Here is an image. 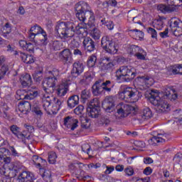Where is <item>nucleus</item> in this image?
Returning a JSON list of instances; mask_svg holds the SVG:
<instances>
[{"label": "nucleus", "instance_id": "nucleus-1", "mask_svg": "<svg viewBox=\"0 0 182 182\" xmlns=\"http://www.w3.org/2000/svg\"><path fill=\"white\" fill-rule=\"evenodd\" d=\"M75 16L80 21V22H85L88 18L87 26L90 28L95 27V21H96V17L95 16V13L90 11V6L85 1H80L75 5Z\"/></svg>", "mask_w": 182, "mask_h": 182}, {"label": "nucleus", "instance_id": "nucleus-2", "mask_svg": "<svg viewBox=\"0 0 182 182\" xmlns=\"http://www.w3.org/2000/svg\"><path fill=\"white\" fill-rule=\"evenodd\" d=\"M28 39L31 42H34L38 46H46L49 42L48 40V34H46L43 28L38 24H35L31 28L28 33Z\"/></svg>", "mask_w": 182, "mask_h": 182}, {"label": "nucleus", "instance_id": "nucleus-3", "mask_svg": "<svg viewBox=\"0 0 182 182\" xmlns=\"http://www.w3.org/2000/svg\"><path fill=\"white\" fill-rule=\"evenodd\" d=\"M73 28H75L73 22H60L56 24L55 32L57 36H59L61 39H68V38H73Z\"/></svg>", "mask_w": 182, "mask_h": 182}, {"label": "nucleus", "instance_id": "nucleus-4", "mask_svg": "<svg viewBox=\"0 0 182 182\" xmlns=\"http://www.w3.org/2000/svg\"><path fill=\"white\" fill-rule=\"evenodd\" d=\"M136 70L130 66H122L116 71L117 80H124L125 82H130L136 77Z\"/></svg>", "mask_w": 182, "mask_h": 182}, {"label": "nucleus", "instance_id": "nucleus-5", "mask_svg": "<svg viewBox=\"0 0 182 182\" xmlns=\"http://www.w3.org/2000/svg\"><path fill=\"white\" fill-rule=\"evenodd\" d=\"M122 93L124 96V100H128V102H133V103H134L138 102L139 99L141 97V92L138 91L136 88L124 86H122Z\"/></svg>", "mask_w": 182, "mask_h": 182}, {"label": "nucleus", "instance_id": "nucleus-6", "mask_svg": "<svg viewBox=\"0 0 182 182\" xmlns=\"http://www.w3.org/2000/svg\"><path fill=\"white\" fill-rule=\"evenodd\" d=\"M101 48H102L107 53H109L110 55H114L117 53V51L119 50V46H117L114 41L111 40L109 36H104L102 38Z\"/></svg>", "mask_w": 182, "mask_h": 182}, {"label": "nucleus", "instance_id": "nucleus-7", "mask_svg": "<svg viewBox=\"0 0 182 182\" xmlns=\"http://www.w3.org/2000/svg\"><path fill=\"white\" fill-rule=\"evenodd\" d=\"M100 112V102L97 98L91 100L87 107V113L90 117L92 119H96L98 117L99 113Z\"/></svg>", "mask_w": 182, "mask_h": 182}, {"label": "nucleus", "instance_id": "nucleus-8", "mask_svg": "<svg viewBox=\"0 0 182 182\" xmlns=\"http://www.w3.org/2000/svg\"><path fill=\"white\" fill-rule=\"evenodd\" d=\"M149 101L154 106H157L161 113H167L170 112V105L164 102L159 96L151 95Z\"/></svg>", "mask_w": 182, "mask_h": 182}, {"label": "nucleus", "instance_id": "nucleus-9", "mask_svg": "<svg viewBox=\"0 0 182 182\" xmlns=\"http://www.w3.org/2000/svg\"><path fill=\"white\" fill-rule=\"evenodd\" d=\"M136 108L132 105L122 103L120 106H118L117 114L121 119L127 117L131 113H134Z\"/></svg>", "mask_w": 182, "mask_h": 182}, {"label": "nucleus", "instance_id": "nucleus-10", "mask_svg": "<svg viewBox=\"0 0 182 182\" xmlns=\"http://www.w3.org/2000/svg\"><path fill=\"white\" fill-rule=\"evenodd\" d=\"M58 83V78L53 77H48L43 81V89L46 93H53L55 92V86Z\"/></svg>", "mask_w": 182, "mask_h": 182}, {"label": "nucleus", "instance_id": "nucleus-11", "mask_svg": "<svg viewBox=\"0 0 182 182\" xmlns=\"http://www.w3.org/2000/svg\"><path fill=\"white\" fill-rule=\"evenodd\" d=\"M102 109L107 113H112L114 110V99L113 96H107L102 102Z\"/></svg>", "mask_w": 182, "mask_h": 182}, {"label": "nucleus", "instance_id": "nucleus-12", "mask_svg": "<svg viewBox=\"0 0 182 182\" xmlns=\"http://www.w3.org/2000/svg\"><path fill=\"white\" fill-rule=\"evenodd\" d=\"M102 72H110L114 69L116 64L110 58L105 57L100 63Z\"/></svg>", "mask_w": 182, "mask_h": 182}, {"label": "nucleus", "instance_id": "nucleus-13", "mask_svg": "<svg viewBox=\"0 0 182 182\" xmlns=\"http://www.w3.org/2000/svg\"><path fill=\"white\" fill-rule=\"evenodd\" d=\"M85 70V65L83 63L77 61L73 63V70H71V76L74 79H76L78 76H80Z\"/></svg>", "mask_w": 182, "mask_h": 182}, {"label": "nucleus", "instance_id": "nucleus-14", "mask_svg": "<svg viewBox=\"0 0 182 182\" xmlns=\"http://www.w3.org/2000/svg\"><path fill=\"white\" fill-rule=\"evenodd\" d=\"M170 27L175 36H181L182 35V21L179 19L171 21Z\"/></svg>", "mask_w": 182, "mask_h": 182}, {"label": "nucleus", "instance_id": "nucleus-15", "mask_svg": "<svg viewBox=\"0 0 182 182\" xmlns=\"http://www.w3.org/2000/svg\"><path fill=\"white\" fill-rule=\"evenodd\" d=\"M9 129L16 137L19 139V140H21L22 143L26 144V142L25 141L26 135L21 132V128L19 127L16 124H13L9 127Z\"/></svg>", "mask_w": 182, "mask_h": 182}, {"label": "nucleus", "instance_id": "nucleus-16", "mask_svg": "<svg viewBox=\"0 0 182 182\" xmlns=\"http://www.w3.org/2000/svg\"><path fill=\"white\" fill-rule=\"evenodd\" d=\"M152 116L153 114L151 113V109L149 107H146L141 110V112L136 114V119L139 122H141L150 119Z\"/></svg>", "mask_w": 182, "mask_h": 182}, {"label": "nucleus", "instance_id": "nucleus-17", "mask_svg": "<svg viewBox=\"0 0 182 182\" xmlns=\"http://www.w3.org/2000/svg\"><path fill=\"white\" fill-rule=\"evenodd\" d=\"M82 45L87 52H95L96 50V44L90 37H85L83 40Z\"/></svg>", "mask_w": 182, "mask_h": 182}, {"label": "nucleus", "instance_id": "nucleus-18", "mask_svg": "<svg viewBox=\"0 0 182 182\" xmlns=\"http://www.w3.org/2000/svg\"><path fill=\"white\" fill-rule=\"evenodd\" d=\"M59 57L64 63H72V51L70 49L65 48L59 53Z\"/></svg>", "mask_w": 182, "mask_h": 182}, {"label": "nucleus", "instance_id": "nucleus-19", "mask_svg": "<svg viewBox=\"0 0 182 182\" xmlns=\"http://www.w3.org/2000/svg\"><path fill=\"white\" fill-rule=\"evenodd\" d=\"M68 90H69V83L63 82L55 90V95L58 96V97H63V96H65V95L68 93Z\"/></svg>", "mask_w": 182, "mask_h": 182}, {"label": "nucleus", "instance_id": "nucleus-20", "mask_svg": "<svg viewBox=\"0 0 182 182\" xmlns=\"http://www.w3.org/2000/svg\"><path fill=\"white\" fill-rule=\"evenodd\" d=\"M79 121L76 119L72 118L70 117H67L64 119V125L70 129V130H75L77 127V124Z\"/></svg>", "mask_w": 182, "mask_h": 182}, {"label": "nucleus", "instance_id": "nucleus-21", "mask_svg": "<svg viewBox=\"0 0 182 182\" xmlns=\"http://www.w3.org/2000/svg\"><path fill=\"white\" fill-rule=\"evenodd\" d=\"M14 55H19L21 60L27 65H31V63H35V57H33L32 55H27L23 53H18V51H15Z\"/></svg>", "mask_w": 182, "mask_h": 182}, {"label": "nucleus", "instance_id": "nucleus-22", "mask_svg": "<svg viewBox=\"0 0 182 182\" xmlns=\"http://www.w3.org/2000/svg\"><path fill=\"white\" fill-rule=\"evenodd\" d=\"M100 83L101 84V87L102 88V92H107L108 93H110L112 92V89L114 87V83L110 80H99Z\"/></svg>", "mask_w": 182, "mask_h": 182}, {"label": "nucleus", "instance_id": "nucleus-23", "mask_svg": "<svg viewBox=\"0 0 182 182\" xmlns=\"http://www.w3.org/2000/svg\"><path fill=\"white\" fill-rule=\"evenodd\" d=\"M20 82L23 87H29L32 85V77L28 73L23 74L20 77Z\"/></svg>", "mask_w": 182, "mask_h": 182}, {"label": "nucleus", "instance_id": "nucleus-24", "mask_svg": "<svg viewBox=\"0 0 182 182\" xmlns=\"http://www.w3.org/2000/svg\"><path fill=\"white\" fill-rule=\"evenodd\" d=\"M18 109L21 113H28V112H31L32 109V102L28 101H21L19 102Z\"/></svg>", "mask_w": 182, "mask_h": 182}, {"label": "nucleus", "instance_id": "nucleus-25", "mask_svg": "<svg viewBox=\"0 0 182 182\" xmlns=\"http://www.w3.org/2000/svg\"><path fill=\"white\" fill-rule=\"evenodd\" d=\"M92 92L94 96H100L103 92V88L100 84V80H97L92 87Z\"/></svg>", "mask_w": 182, "mask_h": 182}, {"label": "nucleus", "instance_id": "nucleus-26", "mask_svg": "<svg viewBox=\"0 0 182 182\" xmlns=\"http://www.w3.org/2000/svg\"><path fill=\"white\" fill-rule=\"evenodd\" d=\"M73 35L76 33V35H82L86 36L87 35V27H85L82 24H78L75 26V28H73Z\"/></svg>", "mask_w": 182, "mask_h": 182}, {"label": "nucleus", "instance_id": "nucleus-27", "mask_svg": "<svg viewBox=\"0 0 182 182\" xmlns=\"http://www.w3.org/2000/svg\"><path fill=\"white\" fill-rule=\"evenodd\" d=\"M67 104L70 109H73V107L77 106L79 105V95H74L70 96L67 101Z\"/></svg>", "mask_w": 182, "mask_h": 182}, {"label": "nucleus", "instance_id": "nucleus-28", "mask_svg": "<svg viewBox=\"0 0 182 182\" xmlns=\"http://www.w3.org/2000/svg\"><path fill=\"white\" fill-rule=\"evenodd\" d=\"M164 96H166V99H169L171 102L176 100L178 97L177 94L174 93V90L170 87L165 88Z\"/></svg>", "mask_w": 182, "mask_h": 182}, {"label": "nucleus", "instance_id": "nucleus-29", "mask_svg": "<svg viewBox=\"0 0 182 182\" xmlns=\"http://www.w3.org/2000/svg\"><path fill=\"white\" fill-rule=\"evenodd\" d=\"M167 140V136L166 134H158L157 136H154L150 140L149 143L153 141L154 143H165Z\"/></svg>", "mask_w": 182, "mask_h": 182}, {"label": "nucleus", "instance_id": "nucleus-30", "mask_svg": "<svg viewBox=\"0 0 182 182\" xmlns=\"http://www.w3.org/2000/svg\"><path fill=\"white\" fill-rule=\"evenodd\" d=\"M157 8L159 11L162 12V14H171V12L176 11L175 7H170L168 5L166 6L164 4H159Z\"/></svg>", "mask_w": 182, "mask_h": 182}, {"label": "nucleus", "instance_id": "nucleus-31", "mask_svg": "<svg viewBox=\"0 0 182 182\" xmlns=\"http://www.w3.org/2000/svg\"><path fill=\"white\" fill-rule=\"evenodd\" d=\"M73 38H74L70 44V49H76L80 46V37L74 34Z\"/></svg>", "mask_w": 182, "mask_h": 182}, {"label": "nucleus", "instance_id": "nucleus-32", "mask_svg": "<svg viewBox=\"0 0 182 182\" xmlns=\"http://www.w3.org/2000/svg\"><path fill=\"white\" fill-rule=\"evenodd\" d=\"M50 97L48 95L43 98V108L48 114H50V112H49V106H50Z\"/></svg>", "mask_w": 182, "mask_h": 182}, {"label": "nucleus", "instance_id": "nucleus-33", "mask_svg": "<svg viewBox=\"0 0 182 182\" xmlns=\"http://www.w3.org/2000/svg\"><path fill=\"white\" fill-rule=\"evenodd\" d=\"M89 31H90L91 36L93 38V39H95V41H99V39H100L102 33L99 31V29L94 26L89 28Z\"/></svg>", "mask_w": 182, "mask_h": 182}, {"label": "nucleus", "instance_id": "nucleus-34", "mask_svg": "<svg viewBox=\"0 0 182 182\" xmlns=\"http://www.w3.org/2000/svg\"><path fill=\"white\" fill-rule=\"evenodd\" d=\"M141 48L139 47V46L131 45V46H129L127 48V53L129 55H132L133 56H135L139 52V50H140Z\"/></svg>", "mask_w": 182, "mask_h": 182}, {"label": "nucleus", "instance_id": "nucleus-35", "mask_svg": "<svg viewBox=\"0 0 182 182\" xmlns=\"http://www.w3.org/2000/svg\"><path fill=\"white\" fill-rule=\"evenodd\" d=\"M70 169L73 174H75L77 177H80V176H83V174H85V171H83L80 168H77L74 165H71L70 166Z\"/></svg>", "mask_w": 182, "mask_h": 182}, {"label": "nucleus", "instance_id": "nucleus-36", "mask_svg": "<svg viewBox=\"0 0 182 182\" xmlns=\"http://www.w3.org/2000/svg\"><path fill=\"white\" fill-rule=\"evenodd\" d=\"M134 56L136 58V59H138V60H146L147 53L141 48Z\"/></svg>", "mask_w": 182, "mask_h": 182}, {"label": "nucleus", "instance_id": "nucleus-37", "mask_svg": "<svg viewBox=\"0 0 182 182\" xmlns=\"http://www.w3.org/2000/svg\"><path fill=\"white\" fill-rule=\"evenodd\" d=\"M12 32V24L10 23H6L4 26L3 27V36H6L7 35H9V33Z\"/></svg>", "mask_w": 182, "mask_h": 182}, {"label": "nucleus", "instance_id": "nucleus-38", "mask_svg": "<svg viewBox=\"0 0 182 182\" xmlns=\"http://www.w3.org/2000/svg\"><path fill=\"white\" fill-rule=\"evenodd\" d=\"M168 6L176 8V6H182L181 0H166Z\"/></svg>", "mask_w": 182, "mask_h": 182}, {"label": "nucleus", "instance_id": "nucleus-39", "mask_svg": "<svg viewBox=\"0 0 182 182\" xmlns=\"http://www.w3.org/2000/svg\"><path fill=\"white\" fill-rule=\"evenodd\" d=\"M97 60V57H96L95 55H92L88 58L87 65L88 68H93L95 65H96V62Z\"/></svg>", "mask_w": 182, "mask_h": 182}, {"label": "nucleus", "instance_id": "nucleus-40", "mask_svg": "<svg viewBox=\"0 0 182 182\" xmlns=\"http://www.w3.org/2000/svg\"><path fill=\"white\" fill-rule=\"evenodd\" d=\"M163 25H164V22H163L161 18L154 20L153 22L154 28H155V29H158V31H161V29H163Z\"/></svg>", "mask_w": 182, "mask_h": 182}, {"label": "nucleus", "instance_id": "nucleus-41", "mask_svg": "<svg viewBox=\"0 0 182 182\" xmlns=\"http://www.w3.org/2000/svg\"><path fill=\"white\" fill-rule=\"evenodd\" d=\"M33 77L37 83H39L42 79H43V74L42 73V71H36L33 74Z\"/></svg>", "mask_w": 182, "mask_h": 182}, {"label": "nucleus", "instance_id": "nucleus-42", "mask_svg": "<svg viewBox=\"0 0 182 182\" xmlns=\"http://www.w3.org/2000/svg\"><path fill=\"white\" fill-rule=\"evenodd\" d=\"M38 92L37 89L30 91L28 93H27V100H33V99L38 97Z\"/></svg>", "mask_w": 182, "mask_h": 182}, {"label": "nucleus", "instance_id": "nucleus-43", "mask_svg": "<svg viewBox=\"0 0 182 182\" xmlns=\"http://www.w3.org/2000/svg\"><path fill=\"white\" fill-rule=\"evenodd\" d=\"M16 95L18 97H19V99L23 100L26 99L28 100V93L24 90H18L16 91Z\"/></svg>", "mask_w": 182, "mask_h": 182}, {"label": "nucleus", "instance_id": "nucleus-44", "mask_svg": "<svg viewBox=\"0 0 182 182\" xmlns=\"http://www.w3.org/2000/svg\"><path fill=\"white\" fill-rule=\"evenodd\" d=\"M90 97V96L89 95V92L87 90H84L82 91V92H81V99H82V103H86V101Z\"/></svg>", "mask_w": 182, "mask_h": 182}, {"label": "nucleus", "instance_id": "nucleus-45", "mask_svg": "<svg viewBox=\"0 0 182 182\" xmlns=\"http://www.w3.org/2000/svg\"><path fill=\"white\" fill-rule=\"evenodd\" d=\"M171 71L172 72L173 75H181L180 65L177 64L175 65H171Z\"/></svg>", "mask_w": 182, "mask_h": 182}, {"label": "nucleus", "instance_id": "nucleus-46", "mask_svg": "<svg viewBox=\"0 0 182 182\" xmlns=\"http://www.w3.org/2000/svg\"><path fill=\"white\" fill-rule=\"evenodd\" d=\"M56 161V153L55 152H50L48 154V162L50 164H55Z\"/></svg>", "mask_w": 182, "mask_h": 182}, {"label": "nucleus", "instance_id": "nucleus-47", "mask_svg": "<svg viewBox=\"0 0 182 182\" xmlns=\"http://www.w3.org/2000/svg\"><path fill=\"white\" fill-rule=\"evenodd\" d=\"M8 70H9V68L7 65H4L3 66H1L0 69V80L1 79H4V77L5 76V75H6V73L8 72Z\"/></svg>", "mask_w": 182, "mask_h": 182}, {"label": "nucleus", "instance_id": "nucleus-48", "mask_svg": "<svg viewBox=\"0 0 182 182\" xmlns=\"http://www.w3.org/2000/svg\"><path fill=\"white\" fill-rule=\"evenodd\" d=\"M85 110V107L82 105H78L75 109L74 113L77 114V116H80V114H82L83 111Z\"/></svg>", "mask_w": 182, "mask_h": 182}, {"label": "nucleus", "instance_id": "nucleus-49", "mask_svg": "<svg viewBox=\"0 0 182 182\" xmlns=\"http://www.w3.org/2000/svg\"><path fill=\"white\" fill-rule=\"evenodd\" d=\"M100 123L102 126L104 127H107V126H109L110 124V119H109V117H102L100 119Z\"/></svg>", "mask_w": 182, "mask_h": 182}, {"label": "nucleus", "instance_id": "nucleus-50", "mask_svg": "<svg viewBox=\"0 0 182 182\" xmlns=\"http://www.w3.org/2000/svg\"><path fill=\"white\" fill-rule=\"evenodd\" d=\"M147 31L153 39H157V31L154 28L150 27L147 29Z\"/></svg>", "mask_w": 182, "mask_h": 182}, {"label": "nucleus", "instance_id": "nucleus-51", "mask_svg": "<svg viewBox=\"0 0 182 182\" xmlns=\"http://www.w3.org/2000/svg\"><path fill=\"white\" fill-rule=\"evenodd\" d=\"M33 112H34V113H36V114H38V116H42V111H41V108L37 103L33 105Z\"/></svg>", "mask_w": 182, "mask_h": 182}, {"label": "nucleus", "instance_id": "nucleus-52", "mask_svg": "<svg viewBox=\"0 0 182 182\" xmlns=\"http://www.w3.org/2000/svg\"><path fill=\"white\" fill-rule=\"evenodd\" d=\"M78 180H83L84 181H92V176L89 175H85V173L82 174V176H76Z\"/></svg>", "mask_w": 182, "mask_h": 182}, {"label": "nucleus", "instance_id": "nucleus-53", "mask_svg": "<svg viewBox=\"0 0 182 182\" xmlns=\"http://www.w3.org/2000/svg\"><path fill=\"white\" fill-rule=\"evenodd\" d=\"M81 127L82 129H89L90 127V123H89L88 119H84V120H82Z\"/></svg>", "mask_w": 182, "mask_h": 182}, {"label": "nucleus", "instance_id": "nucleus-54", "mask_svg": "<svg viewBox=\"0 0 182 182\" xmlns=\"http://www.w3.org/2000/svg\"><path fill=\"white\" fill-rule=\"evenodd\" d=\"M49 75H52L53 77H55L57 79V77L59 76V70L58 68H53L52 70L48 72Z\"/></svg>", "mask_w": 182, "mask_h": 182}, {"label": "nucleus", "instance_id": "nucleus-55", "mask_svg": "<svg viewBox=\"0 0 182 182\" xmlns=\"http://www.w3.org/2000/svg\"><path fill=\"white\" fill-rule=\"evenodd\" d=\"M81 149H82V151L89 154V152L90 151V145L87 144H85L81 146Z\"/></svg>", "mask_w": 182, "mask_h": 182}, {"label": "nucleus", "instance_id": "nucleus-56", "mask_svg": "<svg viewBox=\"0 0 182 182\" xmlns=\"http://www.w3.org/2000/svg\"><path fill=\"white\" fill-rule=\"evenodd\" d=\"M52 46L54 50H60V42L55 41L53 42Z\"/></svg>", "mask_w": 182, "mask_h": 182}, {"label": "nucleus", "instance_id": "nucleus-57", "mask_svg": "<svg viewBox=\"0 0 182 182\" xmlns=\"http://www.w3.org/2000/svg\"><path fill=\"white\" fill-rule=\"evenodd\" d=\"M24 50H27V52H30V53H32V52H33V50H35L33 44H32L31 43H27V46H26V48Z\"/></svg>", "mask_w": 182, "mask_h": 182}, {"label": "nucleus", "instance_id": "nucleus-58", "mask_svg": "<svg viewBox=\"0 0 182 182\" xmlns=\"http://www.w3.org/2000/svg\"><path fill=\"white\" fill-rule=\"evenodd\" d=\"M32 160L34 163H36V161H41V163H46V160L43 159L41 157L39 158L38 155H34L32 156Z\"/></svg>", "mask_w": 182, "mask_h": 182}, {"label": "nucleus", "instance_id": "nucleus-59", "mask_svg": "<svg viewBox=\"0 0 182 182\" xmlns=\"http://www.w3.org/2000/svg\"><path fill=\"white\" fill-rule=\"evenodd\" d=\"M9 150L11 151V154L14 157H19V156H21V154H19V153L16 151V149H15V147L9 146Z\"/></svg>", "mask_w": 182, "mask_h": 182}, {"label": "nucleus", "instance_id": "nucleus-60", "mask_svg": "<svg viewBox=\"0 0 182 182\" xmlns=\"http://www.w3.org/2000/svg\"><path fill=\"white\" fill-rule=\"evenodd\" d=\"M134 144L136 146V147H139V149H143L146 147V144L141 141H136Z\"/></svg>", "mask_w": 182, "mask_h": 182}, {"label": "nucleus", "instance_id": "nucleus-61", "mask_svg": "<svg viewBox=\"0 0 182 182\" xmlns=\"http://www.w3.org/2000/svg\"><path fill=\"white\" fill-rule=\"evenodd\" d=\"M131 32H136V36L139 37V38H143L144 36V33H143L141 31H139L138 29H134L131 30Z\"/></svg>", "mask_w": 182, "mask_h": 182}, {"label": "nucleus", "instance_id": "nucleus-62", "mask_svg": "<svg viewBox=\"0 0 182 182\" xmlns=\"http://www.w3.org/2000/svg\"><path fill=\"white\" fill-rule=\"evenodd\" d=\"M182 160V153H177L174 157H173V161L178 162V161H181Z\"/></svg>", "mask_w": 182, "mask_h": 182}, {"label": "nucleus", "instance_id": "nucleus-63", "mask_svg": "<svg viewBox=\"0 0 182 182\" xmlns=\"http://www.w3.org/2000/svg\"><path fill=\"white\" fill-rule=\"evenodd\" d=\"M159 36L162 38H168V28H166L164 32L159 33Z\"/></svg>", "mask_w": 182, "mask_h": 182}, {"label": "nucleus", "instance_id": "nucleus-64", "mask_svg": "<svg viewBox=\"0 0 182 182\" xmlns=\"http://www.w3.org/2000/svg\"><path fill=\"white\" fill-rule=\"evenodd\" d=\"M105 26H107V29H109V31H112V29L114 28V24H113V21H112L105 22Z\"/></svg>", "mask_w": 182, "mask_h": 182}]
</instances>
